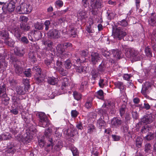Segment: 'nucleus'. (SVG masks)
Returning <instances> with one entry per match:
<instances>
[{
    "label": "nucleus",
    "instance_id": "c9c22d12",
    "mask_svg": "<svg viewBox=\"0 0 156 156\" xmlns=\"http://www.w3.org/2000/svg\"><path fill=\"white\" fill-rule=\"evenodd\" d=\"M126 109V105H122L119 109L121 117L125 113Z\"/></svg>",
    "mask_w": 156,
    "mask_h": 156
},
{
    "label": "nucleus",
    "instance_id": "4d7b16f0",
    "mask_svg": "<svg viewBox=\"0 0 156 156\" xmlns=\"http://www.w3.org/2000/svg\"><path fill=\"white\" fill-rule=\"evenodd\" d=\"M106 84V82L104 80L100 79L99 82V85L100 87L101 88H103Z\"/></svg>",
    "mask_w": 156,
    "mask_h": 156
},
{
    "label": "nucleus",
    "instance_id": "f8f14e48",
    "mask_svg": "<svg viewBox=\"0 0 156 156\" xmlns=\"http://www.w3.org/2000/svg\"><path fill=\"white\" fill-rule=\"evenodd\" d=\"M63 47V45L58 44L56 47L57 52L58 53V56L60 57H62L63 56L66 55L65 49Z\"/></svg>",
    "mask_w": 156,
    "mask_h": 156
},
{
    "label": "nucleus",
    "instance_id": "f03ea898",
    "mask_svg": "<svg viewBox=\"0 0 156 156\" xmlns=\"http://www.w3.org/2000/svg\"><path fill=\"white\" fill-rule=\"evenodd\" d=\"M37 116L39 119L38 125L40 126L45 127L49 125V120L44 113L39 112L37 114Z\"/></svg>",
    "mask_w": 156,
    "mask_h": 156
},
{
    "label": "nucleus",
    "instance_id": "7c9ffc66",
    "mask_svg": "<svg viewBox=\"0 0 156 156\" xmlns=\"http://www.w3.org/2000/svg\"><path fill=\"white\" fill-rule=\"evenodd\" d=\"M12 99V102L15 106H18L20 104V100L19 98L15 97H13Z\"/></svg>",
    "mask_w": 156,
    "mask_h": 156
},
{
    "label": "nucleus",
    "instance_id": "5fc2aeb1",
    "mask_svg": "<svg viewBox=\"0 0 156 156\" xmlns=\"http://www.w3.org/2000/svg\"><path fill=\"white\" fill-rule=\"evenodd\" d=\"M70 34L73 36V37L75 36L76 34V29L74 27H71L70 28Z\"/></svg>",
    "mask_w": 156,
    "mask_h": 156
},
{
    "label": "nucleus",
    "instance_id": "423d86ee",
    "mask_svg": "<svg viewBox=\"0 0 156 156\" xmlns=\"http://www.w3.org/2000/svg\"><path fill=\"white\" fill-rule=\"evenodd\" d=\"M13 64L15 73L19 75L22 74L23 72V68L21 67V62L17 61L14 62Z\"/></svg>",
    "mask_w": 156,
    "mask_h": 156
},
{
    "label": "nucleus",
    "instance_id": "a878e982",
    "mask_svg": "<svg viewBox=\"0 0 156 156\" xmlns=\"http://www.w3.org/2000/svg\"><path fill=\"white\" fill-rule=\"evenodd\" d=\"M1 97L2 103L5 105H7L9 104V98L7 96L6 94H3Z\"/></svg>",
    "mask_w": 156,
    "mask_h": 156
},
{
    "label": "nucleus",
    "instance_id": "864d4df0",
    "mask_svg": "<svg viewBox=\"0 0 156 156\" xmlns=\"http://www.w3.org/2000/svg\"><path fill=\"white\" fill-rule=\"evenodd\" d=\"M73 156H79V152L77 149L75 147H73L71 149Z\"/></svg>",
    "mask_w": 156,
    "mask_h": 156
},
{
    "label": "nucleus",
    "instance_id": "a211bd4d",
    "mask_svg": "<svg viewBox=\"0 0 156 156\" xmlns=\"http://www.w3.org/2000/svg\"><path fill=\"white\" fill-rule=\"evenodd\" d=\"M53 145V144H52ZM53 145L52 146V147H53ZM62 142H59L54 147V149H52H52H51L50 147H48L47 148H48V149H47L46 150V151L47 152H49L51 150H52V151H58L60 150L61 148L62 147Z\"/></svg>",
    "mask_w": 156,
    "mask_h": 156
},
{
    "label": "nucleus",
    "instance_id": "6ab92c4d",
    "mask_svg": "<svg viewBox=\"0 0 156 156\" xmlns=\"http://www.w3.org/2000/svg\"><path fill=\"white\" fill-rule=\"evenodd\" d=\"M114 85L116 88L120 90L121 93H123L124 91L125 90V86L122 82L117 81L114 83Z\"/></svg>",
    "mask_w": 156,
    "mask_h": 156
},
{
    "label": "nucleus",
    "instance_id": "58836bf2",
    "mask_svg": "<svg viewBox=\"0 0 156 156\" xmlns=\"http://www.w3.org/2000/svg\"><path fill=\"white\" fill-rule=\"evenodd\" d=\"M14 35L17 38H20L21 37V32L19 28H16L13 30Z\"/></svg>",
    "mask_w": 156,
    "mask_h": 156
},
{
    "label": "nucleus",
    "instance_id": "473e14b6",
    "mask_svg": "<svg viewBox=\"0 0 156 156\" xmlns=\"http://www.w3.org/2000/svg\"><path fill=\"white\" fill-rule=\"evenodd\" d=\"M43 23L39 22H37L34 24L35 29L39 30H42L43 28Z\"/></svg>",
    "mask_w": 156,
    "mask_h": 156
},
{
    "label": "nucleus",
    "instance_id": "aec40b11",
    "mask_svg": "<svg viewBox=\"0 0 156 156\" xmlns=\"http://www.w3.org/2000/svg\"><path fill=\"white\" fill-rule=\"evenodd\" d=\"M88 53V51L87 50H83L81 51L80 55L82 56L83 57V59L82 60H81L80 58L77 59V60H76V62L77 63H78L79 62H80V63L83 62L85 60V57L87 56Z\"/></svg>",
    "mask_w": 156,
    "mask_h": 156
},
{
    "label": "nucleus",
    "instance_id": "6e6552de",
    "mask_svg": "<svg viewBox=\"0 0 156 156\" xmlns=\"http://www.w3.org/2000/svg\"><path fill=\"white\" fill-rule=\"evenodd\" d=\"M141 120V123L149 124L153 121L154 118L151 114H148L144 116Z\"/></svg>",
    "mask_w": 156,
    "mask_h": 156
},
{
    "label": "nucleus",
    "instance_id": "e433bc0d",
    "mask_svg": "<svg viewBox=\"0 0 156 156\" xmlns=\"http://www.w3.org/2000/svg\"><path fill=\"white\" fill-rule=\"evenodd\" d=\"M105 124V122L101 118L99 119L97 121V126L99 127L100 128L104 126Z\"/></svg>",
    "mask_w": 156,
    "mask_h": 156
},
{
    "label": "nucleus",
    "instance_id": "de8ad7c7",
    "mask_svg": "<svg viewBox=\"0 0 156 156\" xmlns=\"http://www.w3.org/2000/svg\"><path fill=\"white\" fill-rule=\"evenodd\" d=\"M151 129V127L147 125L145 126L142 127L141 130V132L143 133H145L150 131Z\"/></svg>",
    "mask_w": 156,
    "mask_h": 156
},
{
    "label": "nucleus",
    "instance_id": "c756f323",
    "mask_svg": "<svg viewBox=\"0 0 156 156\" xmlns=\"http://www.w3.org/2000/svg\"><path fill=\"white\" fill-rule=\"evenodd\" d=\"M108 16L107 19L108 20H112L114 18L116 15V14L114 11H109L107 12Z\"/></svg>",
    "mask_w": 156,
    "mask_h": 156
},
{
    "label": "nucleus",
    "instance_id": "8fccbe9b",
    "mask_svg": "<svg viewBox=\"0 0 156 156\" xmlns=\"http://www.w3.org/2000/svg\"><path fill=\"white\" fill-rule=\"evenodd\" d=\"M91 75L92 76V78L94 80H95L98 76V72L96 70H92L91 72Z\"/></svg>",
    "mask_w": 156,
    "mask_h": 156
},
{
    "label": "nucleus",
    "instance_id": "cd10ccee",
    "mask_svg": "<svg viewBox=\"0 0 156 156\" xmlns=\"http://www.w3.org/2000/svg\"><path fill=\"white\" fill-rule=\"evenodd\" d=\"M77 15L78 18L81 20H82L87 17L86 12L83 11H80L78 12Z\"/></svg>",
    "mask_w": 156,
    "mask_h": 156
},
{
    "label": "nucleus",
    "instance_id": "39448f33",
    "mask_svg": "<svg viewBox=\"0 0 156 156\" xmlns=\"http://www.w3.org/2000/svg\"><path fill=\"white\" fill-rule=\"evenodd\" d=\"M91 6L94 9H101L103 5L102 0H91Z\"/></svg>",
    "mask_w": 156,
    "mask_h": 156
},
{
    "label": "nucleus",
    "instance_id": "0e129e2a",
    "mask_svg": "<svg viewBox=\"0 0 156 156\" xmlns=\"http://www.w3.org/2000/svg\"><path fill=\"white\" fill-rule=\"evenodd\" d=\"M31 69H27L24 72V74L27 77L31 76V73H30Z\"/></svg>",
    "mask_w": 156,
    "mask_h": 156
},
{
    "label": "nucleus",
    "instance_id": "79ce46f5",
    "mask_svg": "<svg viewBox=\"0 0 156 156\" xmlns=\"http://www.w3.org/2000/svg\"><path fill=\"white\" fill-rule=\"evenodd\" d=\"M20 27L21 29L24 31H27L30 29V27L26 24L21 23L20 24Z\"/></svg>",
    "mask_w": 156,
    "mask_h": 156
},
{
    "label": "nucleus",
    "instance_id": "ea45409f",
    "mask_svg": "<svg viewBox=\"0 0 156 156\" xmlns=\"http://www.w3.org/2000/svg\"><path fill=\"white\" fill-rule=\"evenodd\" d=\"M145 52L146 56L150 58L152 57L151 50L150 48H148V47H146L145 50Z\"/></svg>",
    "mask_w": 156,
    "mask_h": 156
},
{
    "label": "nucleus",
    "instance_id": "69168bd1",
    "mask_svg": "<svg viewBox=\"0 0 156 156\" xmlns=\"http://www.w3.org/2000/svg\"><path fill=\"white\" fill-rule=\"evenodd\" d=\"M151 42L153 49L156 51V40H151Z\"/></svg>",
    "mask_w": 156,
    "mask_h": 156
},
{
    "label": "nucleus",
    "instance_id": "a18cd8bd",
    "mask_svg": "<svg viewBox=\"0 0 156 156\" xmlns=\"http://www.w3.org/2000/svg\"><path fill=\"white\" fill-rule=\"evenodd\" d=\"M73 95L74 98L77 101L80 100L81 98V95L76 91L73 92Z\"/></svg>",
    "mask_w": 156,
    "mask_h": 156
},
{
    "label": "nucleus",
    "instance_id": "f704fd0d",
    "mask_svg": "<svg viewBox=\"0 0 156 156\" xmlns=\"http://www.w3.org/2000/svg\"><path fill=\"white\" fill-rule=\"evenodd\" d=\"M136 146L138 148L141 147L143 143V140L140 137H138L136 140Z\"/></svg>",
    "mask_w": 156,
    "mask_h": 156
},
{
    "label": "nucleus",
    "instance_id": "2f4dec72",
    "mask_svg": "<svg viewBox=\"0 0 156 156\" xmlns=\"http://www.w3.org/2000/svg\"><path fill=\"white\" fill-rule=\"evenodd\" d=\"M149 23L151 25L153 26L156 23V16H150Z\"/></svg>",
    "mask_w": 156,
    "mask_h": 156
},
{
    "label": "nucleus",
    "instance_id": "4be33fe9",
    "mask_svg": "<svg viewBox=\"0 0 156 156\" xmlns=\"http://www.w3.org/2000/svg\"><path fill=\"white\" fill-rule=\"evenodd\" d=\"M26 87L18 86L16 88V91L18 94L23 95L25 94L27 92L25 89Z\"/></svg>",
    "mask_w": 156,
    "mask_h": 156
},
{
    "label": "nucleus",
    "instance_id": "37998d69",
    "mask_svg": "<svg viewBox=\"0 0 156 156\" xmlns=\"http://www.w3.org/2000/svg\"><path fill=\"white\" fill-rule=\"evenodd\" d=\"M6 88L5 85L4 84L0 86V97L2 96V95L6 94Z\"/></svg>",
    "mask_w": 156,
    "mask_h": 156
},
{
    "label": "nucleus",
    "instance_id": "9d476101",
    "mask_svg": "<svg viewBox=\"0 0 156 156\" xmlns=\"http://www.w3.org/2000/svg\"><path fill=\"white\" fill-rule=\"evenodd\" d=\"M152 84L150 82H146L144 85H142V87L141 90V93L143 94H145L147 93L149 90L151 88Z\"/></svg>",
    "mask_w": 156,
    "mask_h": 156
},
{
    "label": "nucleus",
    "instance_id": "603ef678",
    "mask_svg": "<svg viewBox=\"0 0 156 156\" xmlns=\"http://www.w3.org/2000/svg\"><path fill=\"white\" fill-rule=\"evenodd\" d=\"M1 137L2 139H3L4 140H7L11 138V136L9 133H5L2 134Z\"/></svg>",
    "mask_w": 156,
    "mask_h": 156
},
{
    "label": "nucleus",
    "instance_id": "680f3d73",
    "mask_svg": "<svg viewBox=\"0 0 156 156\" xmlns=\"http://www.w3.org/2000/svg\"><path fill=\"white\" fill-rule=\"evenodd\" d=\"M44 25L45 26V30H48L49 27H50V21L48 20H46L44 22Z\"/></svg>",
    "mask_w": 156,
    "mask_h": 156
},
{
    "label": "nucleus",
    "instance_id": "13d9d810",
    "mask_svg": "<svg viewBox=\"0 0 156 156\" xmlns=\"http://www.w3.org/2000/svg\"><path fill=\"white\" fill-rule=\"evenodd\" d=\"M154 134L150 133L145 136V138L147 140H150L154 138Z\"/></svg>",
    "mask_w": 156,
    "mask_h": 156
},
{
    "label": "nucleus",
    "instance_id": "4468645a",
    "mask_svg": "<svg viewBox=\"0 0 156 156\" xmlns=\"http://www.w3.org/2000/svg\"><path fill=\"white\" fill-rule=\"evenodd\" d=\"M123 122L122 120L117 118H114L111 121V124L115 127H118L121 126Z\"/></svg>",
    "mask_w": 156,
    "mask_h": 156
},
{
    "label": "nucleus",
    "instance_id": "f3484780",
    "mask_svg": "<svg viewBox=\"0 0 156 156\" xmlns=\"http://www.w3.org/2000/svg\"><path fill=\"white\" fill-rule=\"evenodd\" d=\"M14 52L16 55L20 56H23L25 53L24 48H19L17 47L14 48Z\"/></svg>",
    "mask_w": 156,
    "mask_h": 156
},
{
    "label": "nucleus",
    "instance_id": "393cba45",
    "mask_svg": "<svg viewBox=\"0 0 156 156\" xmlns=\"http://www.w3.org/2000/svg\"><path fill=\"white\" fill-rule=\"evenodd\" d=\"M58 81V79L54 77H48V83L51 85H55Z\"/></svg>",
    "mask_w": 156,
    "mask_h": 156
},
{
    "label": "nucleus",
    "instance_id": "052dcab7",
    "mask_svg": "<svg viewBox=\"0 0 156 156\" xmlns=\"http://www.w3.org/2000/svg\"><path fill=\"white\" fill-rule=\"evenodd\" d=\"M87 84V83L86 81H84L81 83V84L80 86V88H79V90L81 91H82L83 89L84 88H86V86Z\"/></svg>",
    "mask_w": 156,
    "mask_h": 156
},
{
    "label": "nucleus",
    "instance_id": "f257e3e1",
    "mask_svg": "<svg viewBox=\"0 0 156 156\" xmlns=\"http://www.w3.org/2000/svg\"><path fill=\"white\" fill-rule=\"evenodd\" d=\"M32 10V7L29 4L22 3L16 8V11L19 14H27L30 12Z\"/></svg>",
    "mask_w": 156,
    "mask_h": 156
},
{
    "label": "nucleus",
    "instance_id": "ddd939ff",
    "mask_svg": "<svg viewBox=\"0 0 156 156\" xmlns=\"http://www.w3.org/2000/svg\"><path fill=\"white\" fill-rule=\"evenodd\" d=\"M49 36L51 38H58L60 37V34L58 30H50L48 34Z\"/></svg>",
    "mask_w": 156,
    "mask_h": 156
},
{
    "label": "nucleus",
    "instance_id": "7ed1b4c3",
    "mask_svg": "<svg viewBox=\"0 0 156 156\" xmlns=\"http://www.w3.org/2000/svg\"><path fill=\"white\" fill-rule=\"evenodd\" d=\"M69 85V80L67 78H64L62 80V85L61 87V89L62 91L57 92L56 94L57 95H59L65 93L67 89V87Z\"/></svg>",
    "mask_w": 156,
    "mask_h": 156
},
{
    "label": "nucleus",
    "instance_id": "b1692460",
    "mask_svg": "<svg viewBox=\"0 0 156 156\" xmlns=\"http://www.w3.org/2000/svg\"><path fill=\"white\" fill-rule=\"evenodd\" d=\"M101 51L102 55L107 59H109L112 57L111 56L112 55L111 54V52L107 51L106 48H102L101 49Z\"/></svg>",
    "mask_w": 156,
    "mask_h": 156
},
{
    "label": "nucleus",
    "instance_id": "412c9836",
    "mask_svg": "<svg viewBox=\"0 0 156 156\" xmlns=\"http://www.w3.org/2000/svg\"><path fill=\"white\" fill-rule=\"evenodd\" d=\"M112 57L117 59H120L121 57V52L118 50L112 49Z\"/></svg>",
    "mask_w": 156,
    "mask_h": 156
},
{
    "label": "nucleus",
    "instance_id": "4c0bfd02",
    "mask_svg": "<svg viewBox=\"0 0 156 156\" xmlns=\"http://www.w3.org/2000/svg\"><path fill=\"white\" fill-rule=\"evenodd\" d=\"M76 69L77 72L80 73H82L83 72H85L87 70V68L85 67H83L82 66H77Z\"/></svg>",
    "mask_w": 156,
    "mask_h": 156
},
{
    "label": "nucleus",
    "instance_id": "09e8293b",
    "mask_svg": "<svg viewBox=\"0 0 156 156\" xmlns=\"http://www.w3.org/2000/svg\"><path fill=\"white\" fill-rule=\"evenodd\" d=\"M151 149V145L150 144H146L145 145V151L146 152L150 153Z\"/></svg>",
    "mask_w": 156,
    "mask_h": 156
},
{
    "label": "nucleus",
    "instance_id": "9b49d317",
    "mask_svg": "<svg viewBox=\"0 0 156 156\" xmlns=\"http://www.w3.org/2000/svg\"><path fill=\"white\" fill-rule=\"evenodd\" d=\"M91 57L90 61L93 64H95L97 62H98L101 59L98 54L96 52H92Z\"/></svg>",
    "mask_w": 156,
    "mask_h": 156
},
{
    "label": "nucleus",
    "instance_id": "49530a36",
    "mask_svg": "<svg viewBox=\"0 0 156 156\" xmlns=\"http://www.w3.org/2000/svg\"><path fill=\"white\" fill-rule=\"evenodd\" d=\"M63 5V3L61 0H57L55 1V5L57 8L61 7Z\"/></svg>",
    "mask_w": 156,
    "mask_h": 156
},
{
    "label": "nucleus",
    "instance_id": "20e7f679",
    "mask_svg": "<svg viewBox=\"0 0 156 156\" xmlns=\"http://www.w3.org/2000/svg\"><path fill=\"white\" fill-rule=\"evenodd\" d=\"M112 33L114 36L119 39L123 38L126 34V32L122 31L119 27H117L115 29L113 28Z\"/></svg>",
    "mask_w": 156,
    "mask_h": 156
},
{
    "label": "nucleus",
    "instance_id": "6e6d98bb",
    "mask_svg": "<svg viewBox=\"0 0 156 156\" xmlns=\"http://www.w3.org/2000/svg\"><path fill=\"white\" fill-rule=\"evenodd\" d=\"M118 24L119 25L124 27H126L128 25L127 22L125 19H123L121 21H119Z\"/></svg>",
    "mask_w": 156,
    "mask_h": 156
},
{
    "label": "nucleus",
    "instance_id": "bf43d9fd",
    "mask_svg": "<svg viewBox=\"0 0 156 156\" xmlns=\"http://www.w3.org/2000/svg\"><path fill=\"white\" fill-rule=\"evenodd\" d=\"M35 72H37L38 75L41 74V69L38 66H35L32 69Z\"/></svg>",
    "mask_w": 156,
    "mask_h": 156
},
{
    "label": "nucleus",
    "instance_id": "2eb2a0df",
    "mask_svg": "<svg viewBox=\"0 0 156 156\" xmlns=\"http://www.w3.org/2000/svg\"><path fill=\"white\" fill-rule=\"evenodd\" d=\"M122 47L123 50L125 51V54L127 57H129L133 54V50L129 48L128 46L126 45L122 46Z\"/></svg>",
    "mask_w": 156,
    "mask_h": 156
},
{
    "label": "nucleus",
    "instance_id": "e2e57ef3",
    "mask_svg": "<svg viewBox=\"0 0 156 156\" xmlns=\"http://www.w3.org/2000/svg\"><path fill=\"white\" fill-rule=\"evenodd\" d=\"M91 101H87L86 102L85 104V107L86 108L88 109L91 107L92 106Z\"/></svg>",
    "mask_w": 156,
    "mask_h": 156
},
{
    "label": "nucleus",
    "instance_id": "dca6fc26",
    "mask_svg": "<svg viewBox=\"0 0 156 156\" xmlns=\"http://www.w3.org/2000/svg\"><path fill=\"white\" fill-rule=\"evenodd\" d=\"M108 105L105 104H104L102 106L101 108L98 110V113L102 115H106L108 109Z\"/></svg>",
    "mask_w": 156,
    "mask_h": 156
},
{
    "label": "nucleus",
    "instance_id": "72a5a7b5",
    "mask_svg": "<svg viewBox=\"0 0 156 156\" xmlns=\"http://www.w3.org/2000/svg\"><path fill=\"white\" fill-rule=\"evenodd\" d=\"M44 40L42 41V42L45 45L47 44L48 47L50 48V49L51 50L54 51V50L53 48H51L53 46V43L52 42L48 41V40H47L46 41H44Z\"/></svg>",
    "mask_w": 156,
    "mask_h": 156
},
{
    "label": "nucleus",
    "instance_id": "774afa93",
    "mask_svg": "<svg viewBox=\"0 0 156 156\" xmlns=\"http://www.w3.org/2000/svg\"><path fill=\"white\" fill-rule=\"evenodd\" d=\"M150 71L154 75H156V66L154 65L152 66V68L150 69Z\"/></svg>",
    "mask_w": 156,
    "mask_h": 156
},
{
    "label": "nucleus",
    "instance_id": "3c124183",
    "mask_svg": "<svg viewBox=\"0 0 156 156\" xmlns=\"http://www.w3.org/2000/svg\"><path fill=\"white\" fill-rule=\"evenodd\" d=\"M72 65L69 59L66 60L64 63V66L67 69H70Z\"/></svg>",
    "mask_w": 156,
    "mask_h": 156
},
{
    "label": "nucleus",
    "instance_id": "1a4fd4ad",
    "mask_svg": "<svg viewBox=\"0 0 156 156\" xmlns=\"http://www.w3.org/2000/svg\"><path fill=\"white\" fill-rule=\"evenodd\" d=\"M15 8V3L9 2V3L5 5L2 8V9L3 10H5V13L6 14V12H5L6 10H7L9 12H12L14 11Z\"/></svg>",
    "mask_w": 156,
    "mask_h": 156
},
{
    "label": "nucleus",
    "instance_id": "c03bdc74",
    "mask_svg": "<svg viewBox=\"0 0 156 156\" xmlns=\"http://www.w3.org/2000/svg\"><path fill=\"white\" fill-rule=\"evenodd\" d=\"M96 97L98 98L102 99L103 98V92L101 90H98L96 94Z\"/></svg>",
    "mask_w": 156,
    "mask_h": 156
},
{
    "label": "nucleus",
    "instance_id": "c85d7f7f",
    "mask_svg": "<svg viewBox=\"0 0 156 156\" xmlns=\"http://www.w3.org/2000/svg\"><path fill=\"white\" fill-rule=\"evenodd\" d=\"M87 133L91 134L96 130L95 127L92 124H89L87 126Z\"/></svg>",
    "mask_w": 156,
    "mask_h": 156
},
{
    "label": "nucleus",
    "instance_id": "338daca9",
    "mask_svg": "<svg viewBox=\"0 0 156 156\" xmlns=\"http://www.w3.org/2000/svg\"><path fill=\"white\" fill-rule=\"evenodd\" d=\"M87 31L89 33H91L94 32V30H93L91 24H89L87 27Z\"/></svg>",
    "mask_w": 156,
    "mask_h": 156
},
{
    "label": "nucleus",
    "instance_id": "0eeeda50",
    "mask_svg": "<svg viewBox=\"0 0 156 156\" xmlns=\"http://www.w3.org/2000/svg\"><path fill=\"white\" fill-rule=\"evenodd\" d=\"M52 133V130L51 129L49 128H48L46 129L44 132V136L47 138H49L48 141H49L51 144H48L47 145V147H50V149H52V139L51 138H50V137Z\"/></svg>",
    "mask_w": 156,
    "mask_h": 156
},
{
    "label": "nucleus",
    "instance_id": "bb28decb",
    "mask_svg": "<svg viewBox=\"0 0 156 156\" xmlns=\"http://www.w3.org/2000/svg\"><path fill=\"white\" fill-rule=\"evenodd\" d=\"M55 131V136L58 138L61 137L62 136V130L61 129L58 128H55L54 129Z\"/></svg>",
    "mask_w": 156,
    "mask_h": 156
},
{
    "label": "nucleus",
    "instance_id": "a19ab883",
    "mask_svg": "<svg viewBox=\"0 0 156 156\" xmlns=\"http://www.w3.org/2000/svg\"><path fill=\"white\" fill-rule=\"evenodd\" d=\"M39 75V76L36 78V81L38 83H39L42 82L44 80V79L45 76V74L43 75L42 76L41 75V74Z\"/></svg>",
    "mask_w": 156,
    "mask_h": 156
},
{
    "label": "nucleus",
    "instance_id": "5701e85b",
    "mask_svg": "<svg viewBox=\"0 0 156 156\" xmlns=\"http://www.w3.org/2000/svg\"><path fill=\"white\" fill-rule=\"evenodd\" d=\"M31 140V138H30V136L28 135L27 133L24 134L21 138V141L23 143H28L30 142Z\"/></svg>",
    "mask_w": 156,
    "mask_h": 156
}]
</instances>
